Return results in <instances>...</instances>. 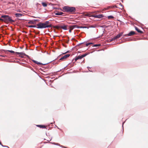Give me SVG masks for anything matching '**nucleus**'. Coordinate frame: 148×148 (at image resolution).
<instances>
[{
    "label": "nucleus",
    "instance_id": "1",
    "mask_svg": "<svg viewBox=\"0 0 148 148\" xmlns=\"http://www.w3.org/2000/svg\"><path fill=\"white\" fill-rule=\"evenodd\" d=\"M1 17L4 18V22L7 23H12L14 21L9 16L6 15H2Z\"/></svg>",
    "mask_w": 148,
    "mask_h": 148
},
{
    "label": "nucleus",
    "instance_id": "2",
    "mask_svg": "<svg viewBox=\"0 0 148 148\" xmlns=\"http://www.w3.org/2000/svg\"><path fill=\"white\" fill-rule=\"evenodd\" d=\"M63 9L64 10V12H73L75 11V9L74 7H70L68 6H64Z\"/></svg>",
    "mask_w": 148,
    "mask_h": 148
},
{
    "label": "nucleus",
    "instance_id": "3",
    "mask_svg": "<svg viewBox=\"0 0 148 148\" xmlns=\"http://www.w3.org/2000/svg\"><path fill=\"white\" fill-rule=\"evenodd\" d=\"M37 27H36L38 29L45 28H47L46 26H45V25L44 24V23L41 22L37 24Z\"/></svg>",
    "mask_w": 148,
    "mask_h": 148
},
{
    "label": "nucleus",
    "instance_id": "4",
    "mask_svg": "<svg viewBox=\"0 0 148 148\" xmlns=\"http://www.w3.org/2000/svg\"><path fill=\"white\" fill-rule=\"evenodd\" d=\"M67 26L63 25L60 26H57L56 27L58 29L61 28L64 30H67Z\"/></svg>",
    "mask_w": 148,
    "mask_h": 148
},
{
    "label": "nucleus",
    "instance_id": "5",
    "mask_svg": "<svg viewBox=\"0 0 148 148\" xmlns=\"http://www.w3.org/2000/svg\"><path fill=\"white\" fill-rule=\"evenodd\" d=\"M123 34V33H121L117 35L116 36L114 37L113 38H112V39L110 40V41H113L115 39L119 38H120Z\"/></svg>",
    "mask_w": 148,
    "mask_h": 148
},
{
    "label": "nucleus",
    "instance_id": "6",
    "mask_svg": "<svg viewBox=\"0 0 148 148\" xmlns=\"http://www.w3.org/2000/svg\"><path fill=\"white\" fill-rule=\"evenodd\" d=\"M135 34L134 32L133 31H131L129 34H125L124 35V36L127 37L128 36H131L132 35H133Z\"/></svg>",
    "mask_w": 148,
    "mask_h": 148
},
{
    "label": "nucleus",
    "instance_id": "7",
    "mask_svg": "<svg viewBox=\"0 0 148 148\" xmlns=\"http://www.w3.org/2000/svg\"><path fill=\"white\" fill-rule=\"evenodd\" d=\"M92 17H94L97 18H101L103 17V16L102 14H100L98 15H92L91 16Z\"/></svg>",
    "mask_w": 148,
    "mask_h": 148
},
{
    "label": "nucleus",
    "instance_id": "8",
    "mask_svg": "<svg viewBox=\"0 0 148 148\" xmlns=\"http://www.w3.org/2000/svg\"><path fill=\"white\" fill-rule=\"evenodd\" d=\"M70 54H66L65 56H64L62 57L60 59V60H64V59H66L67 58H68V57H69L70 56Z\"/></svg>",
    "mask_w": 148,
    "mask_h": 148
},
{
    "label": "nucleus",
    "instance_id": "9",
    "mask_svg": "<svg viewBox=\"0 0 148 148\" xmlns=\"http://www.w3.org/2000/svg\"><path fill=\"white\" fill-rule=\"evenodd\" d=\"M19 57L23 58L24 56H26V55L23 52H19Z\"/></svg>",
    "mask_w": 148,
    "mask_h": 148
},
{
    "label": "nucleus",
    "instance_id": "10",
    "mask_svg": "<svg viewBox=\"0 0 148 148\" xmlns=\"http://www.w3.org/2000/svg\"><path fill=\"white\" fill-rule=\"evenodd\" d=\"M43 23L45 25V26H46L47 28L50 27L51 26V25H48V24L49 23V21H46Z\"/></svg>",
    "mask_w": 148,
    "mask_h": 148
},
{
    "label": "nucleus",
    "instance_id": "11",
    "mask_svg": "<svg viewBox=\"0 0 148 148\" xmlns=\"http://www.w3.org/2000/svg\"><path fill=\"white\" fill-rule=\"evenodd\" d=\"M32 61L34 62L35 63L37 64H38V65H45L46 64H43L42 63H41L40 62H39L36 61L35 60H32Z\"/></svg>",
    "mask_w": 148,
    "mask_h": 148
},
{
    "label": "nucleus",
    "instance_id": "12",
    "mask_svg": "<svg viewBox=\"0 0 148 148\" xmlns=\"http://www.w3.org/2000/svg\"><path fill=\"white\" fill-rule=\"evenodd\" d=\"M77 27H78V26H77V25H73V26H70L69 27L70 28L71 30L75 28H77Z\"/></svg>",
    "mask_w": 148,
    "mask_h": 148
},
{
    "label": "nucleus",
    "instance_id": "13",
    "mask_svg": "<svg viewBox=\"0 0 148 148\" xmlns=\"http://www.w3.org/2000/svg\"><path fill=\"white\" fill-rule=\"evenodd\" d=\"M82 58V55L79 56L76 58L75 59V61H77V60H78V59H80Z\"/></svg>",
    "mask_w": 148,
    "mask_h": 148
},
{
    "label": "nucleus",
    "instance_id": "14",
    "mask_svg": "<svg viewBox=\"0 0 148 148\" xmlns=\"http://www.w3.org/2000/svg\"><path fill=\"white\" fill-rule=\"evenodd\" d=\"M23 15H24V14H22L21 13H19V18H20V16H23ZM24 19H25V18H19V20H24Z\"/></svg>",
    "mask_w": 148,
    "mask_h": 148
},
{
    "label": "nucleus",
    "instance_id": "15",
    "mask_svg": "<svg viewBox=\"0 0 148 148\" xmlns=\"http://www.w3.org/2000/svg\"><path fill=\"white\" fill-rule=\"evenodd\" d=\"M36 20H30L29 21L28 23L30 24H34L35 23V21Z\"/></svg>",
    "mask_w": 148,
    "mask_h": 148
},
{
    "label": "nucleus",
    "instance_id": "16",
    "mask_svg": "<svg viewBox=\"0 0 148 148\" xmlns=\"http://www.w3.org/2000/svg\"><path fill=\"white\" fill-rule=\"evenodd\" d=\"M63 14V13L62 12H56L55 13L56 15H62Z\"/></svg>",
    "mask_w": 148,
    "mask_h": 148
},
{
    "label": "nucleus",
    "instance_id": "17",
    "mask_svg": "<svg viewBox=\"0 0 148 148\" xmlns=\"http://www.w3.org/2000/svg\"><path fill=\"white\" fill-rule=\"evenodd\" d=\"M135 29L139 33H142L143 32L140 31L138 28L136 27H135Z\"/></svg>",
    "mask_w": 148,
    "mask_h": 148
},
{
    "label": "nucleus",
    "instance_id": "18",
    "mask_svg": "<svg viewBox=\"0 0 148 148\" xmlns=\"http://www.w3.org/2000/svg\"><path fill=\"white\" fill-rule=\"evenodd\" d=\"M12 62H16L18 63V59H15L14 60H12Z\"/></svg>",
    "mask_w": 148,
    "mask_h": 148
},
{
    "label": "nucleus",
    "instance_id": "19",
    "mask_svg": "<svg viewBox=\"0 0 148 148\" xmlns=\"http://www.w3.org/2000/svg\"><path fill=\"white\" fill-rule=\"evenodd\" d=\"M42 4L44 7H45L47 6V4L45 2H42Z\"/></svg>",
    "mask_w": 148,
    "mask_h": 148
},
{
    "label": "nucleus",
    "instance_id": "20",
    "mask_svg": "<svg viewBox=\"0 0 148 148\" xmlns=\"http://www.w3.org/2000/svg\"><path fill=\"white\" fill-rule=\"evenodd\" d=\"M77 28H88V27H86V26H80V27H79V26H78V27H77Z\"/></svg>",
    "mask_w": 148,
    "mask_h": 148
},
{
    "label": "nucleus",
    "instance_id": "21",
    "mask_svg": "<svg viewBox=\"0 0 148 148\" xmlns=\"http://www.w3.org/2000/svg\"><path fill=\"white\" fill-rule=\"evenodd\" d=\"M37 126L40 127V128H45V126L44 125H37Z\"/></svg>",
    "mask_w": 148,
    "mask_h": 148
},
{
    "label": "nucleus",
    "instance_id": "22",
    "mask_svg": "<svg viewBox=\"0 0 148 148\" xmlns=\"http://www.w3.org/2000/svg\"><path fill=\"white\" fill-rule=\"evenodd\" d=\"M11 52L12 53H15L14 51H10V50H6L5 51V53H7V52Z\"/></svg>",
    "mask_w": 148,
    "mask_h": 148
},
{
    "label": "nucleus",
    "instance_id": "23",
    "mask_svg": "<svg viewBox=\"0 0 148 148\" xmlns=\"http://www.w3.org/2000/svg\"><path fill=\"white\" fill-rule=\"evenodd\" d=\"M28 27H36V25H28Z\"/></svg>",
    "mask_w": 148,
    "mask_h": 148
},
{
    "label": "nucleus",
    "instance_id": "24",
    "mask_svg": "<svg viewBox=\"0 0 148 148\" xmlns=\"http://www.w3.org/2000/svg\"><path fill=\"white\" fill-rule=\"evenodd\" d=\"M108 18L109 19L113 18H114V17L112 16H108Z\"/></svg>",
    "mask_w": 148,
    "mask_h": 148
},
{
    "label": "nucleus",
    "instance_id": "25",
    "mask_svg": "<svg viewBox=\"0 0 148 148\" xmlns=\"http://www.w3.org/2000/svg\"><path fill=\"white\" fill-rule=\"evenodd\" d=\"M93 44L92 42H89L88 43H87L86 44V46H88V45H90V44Z\"/></svg>",
    "mask_w": 148,
    "mask_h": 148
},
{
    "label": "nucleus",
    "instance_id": "26",
    "mask_svg": "<svg viewBox=\"0 0 148 148\" xmlns=\"http://www.w3.org/2000/svg\"><path fill=\"white\" fill-rule=\"evenodd\" d=\"M100 46V44H95L94 45L93 47H96Z\"/></svg>",
    "mask_w": 148,
    "mask_h": 148
},
{
    "label": "nucleus",
    "instance_id": "27",
    "mask_svg": "<svg viewBox=\"0 0 148 148\" xmlns=\"http://www.w3.org/2000/svg\"><path fill=\"white\" fill-rule=\"evenodd\" d=\"M0 145H1L3 147H8V146H4V145H3L1 144V143L0 142Z\"/></svg>",
    "mask_w": 148,
    "mask_h": 148
},
{
    "label": "nucleus",
    "instance_id": "28",
    "mask_svg": "<svg viewBox=\"0 0 148 148\" xmlns=\"http://www.w3.org/2000/svg\"><path fill=\"white\" fill-rule=\"evenodd\" d=\"M87 55V54H85L82 55V58H83V57L86 56Z\"/></svg>",
    "mask_w": 148,
    "mask_h": 148
},
{
    "label": "nucleus",
    "instance_id": "29",
    "mask_svg": "<svg viewBox=\"0 0 148 148\" xmlns=\"http://www.w3.org/2000/svg\"><path fill=\"white\" fill-rule=\"evenodd\" d=\"M0 20L2 21H4V18L2 19L0 18Z\"/></svg>",
    "mask_w": 148,
    "mask_h": 148
},
{
    "label": "nucleus",
    "instance_id": "30",
    "mask_svg": "<svg viewBox=\"0 0 148 148\" xmlns=\"http://www.w3.org/2000/svg\"><path fill=\"white\" fill-rule=\"evenodd\" d=\"M90 28H95V26L94 25H92L90 27Z\"/></svg>",
    "mask_w": 148,
    "mask_h": 148
},
{
    "label": "nucleus",
    "instance_id": "31",
    "mask_svg": "<svg viewBox=\"0 0 148 148\" xmlns=\"http://www.w3.org/2000/svg\"><path fill=\"white\" fill-rule=\"evenodd\" d=\"M16 17H18V13H16L15 14Z\"/></svg>",
    "mask_w": 148,
    "mask_h": 148
},
{
    "label": "nucleus",
    "instance_id": "32",
    "mask_svg": "<svg viewBox=\"0 0 148 148\" xmlns=\"http://www.w3.org/2000/svg\"><path fill=\"white\" fill-rule=\"evenodd\" d=\"M71 30V29H70L69 30V32H70V33H71V30Z\"/></svg>",
    "mask_w": 148,
    "mask_h": 148
},
{
    "label": "nucleus",
    "instance_id": "33",
    "mask_svg": "<svg viewBox=\"0 0 148 148\" xmlns=\"http://www.w3.org/2000/svg\"><path fill=\"white\" fill-rule=\"evenodd\" d=\"M20 47V48L21 49H23V47Z\"/></svg>",
    "mask_w": 148,
    "mask_h": 148
},
{
    "label": "nucleus",
    "instance_id": "34",
    "mask_svg": "<svg viewBox=\"0 0 148 148\" xmlns=\"http://www.w3.org/2000/svg\"><path fill=\"white\" fill-rule=\"evenodd\" d=\"M124 122H123V125H122V126H123V125L124 123Z\"/></svg>",
    "mask_w": 148,
    "mask_h": 148
},
{
    "label": "nucleus",
    "instance_id": "35",
    "mask_svg": "<svg viewBox=\"0 0 148 148\" xmlns=\"http://www.w3.org/2000/svg\"><path fill=\"white\" fill-rule=\"evenodd\" d=\"M16 53H17V54H18V52H16Z\"/></svg>",
    "mask_w": 148,
    "mask_h": 148
},
{
    "label": "nucleus",
    "instance_id": "36",
    "mask_svg": "<svg viewBox=\"0 0 148 148\" xmlns=\"http://www.w3.org/2000/svg\"><path fill=\"white\" fill-rule=\"evenodd\" d=\"M17 42H18V39L17 40Z\"/></svg>",
    "mask_w": 148,
    "mask_h": 148
},
{
    "label": "nucleus",
    "instance_id": "37",
    "mask_svg": "<svg viewBox=\"0 0 148 148\" xmlns=\"http://www.w3.org/2000/svg\"><path fill=\"white\" fill-rule=\"evenodd\" d=\"M86 16H88V15H87Z\"/></svg>",
    "mask_w": 148,
    "mask_h": 148
},
{
    "label": "nucleus",
    "instance_id": "38",
    "mask_svg": "<svg viewBox=\"0 0 148 148\" xmlns=\"http://www.w3.org/2000/svg\"><path fill=\"white\" fill-rule=\"evenodd\" d=\"M8 148H9V147H8Z\"/></svg>",
    "mask_w": 148,
    "mask_h": 148
}]
</instances>
